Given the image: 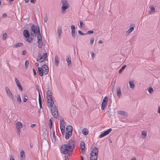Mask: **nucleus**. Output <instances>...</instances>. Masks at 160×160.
Returning a JSON list of instances; mask_svg holds the SVG:
<instances>
[{"label": "nucleus", "instance_id": "1", "mask_svg": "<svg viewBox=\"0 0 160 160\" xmlns=\"http://www.w3.org/2000/svg\"><path fill=\"white\" fill-rule=\"evenodd\" d=\"M75 145V142L74 140L70 139L67 144H63L62 145L60 151L62 153L64 154H70L69 152L73 151Z\"/></svg>", "mask_w": 160, "mask_h": 160}, {"label": "nucleus", "instance_id": "2", "mask_svg": "<svg viewBox=\"0 0 160 160\" xmlns=\"http://www.w3.org/2000/svg\"><path fill=\"white\" fill-rule=\"evenodd\" d=\"M47 57V53H44L42 56L40 53H38L37 61L39 62H42L44 61Z\"/></svg>", "mask_w": 160, "mask_h": 160}, {"label": "nucleus", "instance_id": "3", "mask_svg": "<svg viewBox=\"0 0 160 160\" xmlns=\"http://www.w3.org/2000/svg\"><path fill=\"white\" fill-rule=\"evenodd\" d=\"M61 3L62 4L61 9L62 11H65L69 6V4L68 3V1L67 0H61Z\"/></svg>", "mask_w": 160, "mask_h": 160}, {"label": "nucleus", "instance_id": "4", "mask_svg": "<svg viewBox=\"0 0 160 160\" xmlns=\"http://www.w3.org/2000/svg\"><path fill=\"white\" fill-rule=\"evenodd\" d=\"M31 32H32L34 33H37L38 30L40 31L39 26L38 25L35 26L34 24H32L31 26Z\"/></svg>", "mask_w": 160, "mask_h": 160}, {"label": "nucleus", "instance_id": "5", "mask_svg": "<svg viewBox=\"0 0 160 160\" xmlns=\"http://www.w3.org/2000/svg\"><path fill=\"white\" fill-rule=\"evenodd\" d=\"M112 131V129L111 128H109L107 130L104 132L102 133L99 135V138H101L105 136L108 135Z\"/></svg>", "mask_w": 160, "mask_h": 160}, {"label": "nucleus", "instance_id": "6", "mask_svg": "<svg viewBox=\"0 0 160 160\" xmlns=\"http://www.w3.org/2000/svg\"><path fill=\"white\" fill-rule=\"evenodd\" d=\"M49 97V98L52 97V92L50 90H48L46 92V98L47 99V102L48 103L50 102Z\"/></svg>", "mask_w": 160, "mask_h": 160}, {"label": "nucleus", "instance_id": "7", "mask_svg": "<svg viewBox=\"0 0 160 160\" xmlns=\"http://www.w3.org/2000/svg\"><path fill=\"white\" fill-rule=\"evenodd\" d=\"M5 90L8 97L11 98L12 99H14L13 96L9 88L8 87H6L5 88Z\"/></svg>", "mask_w": 160, "mask_h": 160}, {"label": "nucleus", "instance_id": "8", "mask_svg": "<svg viewBox=\"0 0 160 160\" xmlns=\"http://www.w3.org/2000/svg\"><path fill=\"white\" fill-rule=\"evenodd\" d=\"M80 148L82 152V154H84L85 152V145L84 142L81 141L80 144Z\"/></svg>", "mask_w": 160, "mask_h": 160}, {"label": "nucleus", "instance_id": "9", "mask_svg": "<svg viewBox=\"0 0 160 160\" xmlns=\"http://www.w3.org/2000/svg\"><path fill=\"white\" fill-rule=\"evenodd\" d=\"M66 61L67 62L68 66L69 67H71L72 66V62L71 61V57L70 55L67 56Z\"/></svg>", "mask_w": 160, "mask_h": 160}, {"label": "nucleus", "instance_id": "10", "mask_svg": "<svg viewBox=\"0 0 160 160\" xmlns=\"http://www.w3.org/2000/svg\"><path fill=\"white\" fill-rule=\"evenodd\" d=\"M71 35L72 37L74 38L75 37V28L74 25H72L71 26Z\"/></svg>", "mask_w": 160, "mask_h": 160}, {"label": "nucleus", "instance_id": "11", "mask_svg": "<svg viewBox=\"0 0 160 160\" xmlns=\"http://www.w3.org/2000/svg\"><path fill=\"white\" fill-rule=\"evenodd\" d=\"M17 129L18 130V132L19 133L20 132V128H22V123L20 122H18L16 123Z\"/></svg>", "mask_w": 160, "mask_h": 160}, {"label": "nucleus", "instance_id": "12", "mask_svg": "<svg viewBox=\"0 0 160 160\" xmlns=\"http://www.w3.org/2000/svg\"><path fill=\"white\" fill-rule=\"evenodd\" d=\"M23 36L26 38H28L29 37L30 32L27 29H25L23 30Z\"/></svg>", "mask_w": 160, "mask_h": 160}, {"label": "nucleus", "instance_id": "13", "mask_svg": "<svg viewBox=\"0 0 160 160\" xmlns=\"http://www.w3.org/2000/svg\"><path fill=\"white\" fill-rule=\"evenodd\" d=\"M95 153H94L95 157H96V158H94V159H92L93 156L91 155V157H90V160H97L98 158V150L97 149V148H95Z\"/></svg>", "mask_w": 160, "mask_h": 160}, {"label": "nucleus", "instance_id": "14", "mask_svg": "<svg viewBox=\"0 0 160 160\" xmlns=\"http://www.w3.org/2000/svg\"><path fill=\"white\" fill-rule=\"evenodd\" d=\"M41 68L43 69H45L44 74L46 75L49 72V69L48 65L45 64H43Z\"/></svg>", "mask_w": 160, "mask_h": 160}, {"label": "nucleus", "instance_id": "15", "mask_svg": "<svg viewBox=\"0 0 160 160\" xmlns=\"http://www.w3.org/2000/svg\"><path fill=\"white\" fill-rule=\"evenodd\" d=\"M135 27V25L134 24L131 23L130 25V28L128 29L126 32V33H130L132 31H133Z\"/></svg>", "mask_w": 160, "mask_h": 160}, {"label": "nucleus", "instance_id": "16", "mask_svg": "<svg viewBox=\"0 0 160 160\" xmlns=\"http://www.w3.org/2000/svg\"><path fill=\"white\" fill-rule=\"evenodd\" d=\"M38 69L39 74L41 76H42L43 75V73L44 74V69L41 67H38Z\"/></svg>", "mask_w": 160, "mask_h": 160}, {"label": "nucleus", "instance_id": "17", "mask_svg": "<svg viewBox=\"0 0 160 160\" xmlns=\"http://www.w3.org/2000/svg\"><path fill=\"white\" fill-rule=\"evenodd\" d=\"M73 128L72 126L70 125L67 126L66 128V132H68L69 133H72V132Z\"/></svg>", "mask_w": 160, "mask_h": 160}, {"label": "nucleus", "instance_id": "18", "mask_svg": "<svg viewBox=\"0 0 160 160\" xmlns=\"http://www.w3.org/2000/svg\"><path fill=\"white\" fill-rule=\"evenodd\" d=\"M118 113L119 114L125 117H127L128 116L127 113L124 111H119L118 112Z\"/></svg>", "mask_w": 160, "mask_h": 160}, {"label": "nucleus", "instance_id": "19", "mask_svg": "<svg viewBox=\"0 0 160 160\" xmlns=\"http://www.w3.org/2000/svg\"><path fill=\"white\" fill-rule=\"evenodd\" d=\"M57 32L58 35V37L60 38V35L62 34V27L60 26H58L57 29Z\"/></svg>", "mask_w": 160, "mask_h": 160}, {"label": "nucleus", "instance_id": "20", "mask_svg": "<svg viewBox=\"0 0 160 160\" xmlns=\"http://www.w3.org/2000/svg\"><path fill=\"white\" fill-rule=\"evenodd\" d=\"M117 94L118 98H120L121 95V92L119 87H117Z\"/></svg>", "mask_w": 160, "mask_h": 160}, {"label": "nucleus", "instance_id": "21", "mask_svg": "<svg viewBox=\"0 0 160 160\" xmlns=\"http://www.w3.org/2000/svg\"><path fill=\"white\" fill-rule=\"evenodd\" d=\"M51 111L54 117L55 118H57L58 116V111H52V109H51Z\"/></svg>", "mask_w": 160, "mask_h": 160}, {"label": "nucleus", "instance_id": "22", "mask_svg": "<svg viewBox=\"0 0 160 160\" xmlns=\"http://www.w3.org/2000/svg\"><path fill=\"white\" fill-rule=\"evenodd\" d=\"M59 122L60 128H63V127H65V125H64L65 123V122L63 119H61V120H60Z\"/></svg>", "mask_w": 160, "mask_h": 160}, {"label": "nucleus", "instance_id": "23", "mask_svg": "<svg viewBox=\"0 0 160 160\" xmlns=\"http://www.w3.org/2000/svg\"><path fill=\"white\" fill-rule=\"evenodd\" d=\"M72 133H69L68 132H66V134L65 136V138L66 139L68 140L72 136Z\"/></svg>", "mask_w": 160, "mask_h": 160}, {"label": "nucleus", "instance_id": "24", "mask_svg": "<svg viewBox=\"0 0 160 160\" xmlns=\"http://www.w3.org/2000/svg\"><path fill=\"white\" fill-rule=\"evenodd\" d=\"M55 64L56 66H58L59 62V58L57 55L55 57Z\"/></svg>", "mask_w": 160, "mask_h": 160}, {"label": "nucleus", "instance_id": "25", "mask_svg": "<svg viewBox=\"0 0 160 160\" xmlns=\"http://www.w3.org/2000/svg\"><path fill=\"white\" fill-rule=\"evenodd\" d=\"M20 159L22 160L25 158V154L23 150H21L20 154Z\"/></svg>", "mask_w": 160, "mask_h": 160}, {"label": "nucleus", "instance_id": "26", "mask_svg": "<svg viewBox=\"0 0 160 160\" xmlns=\"http://www.w3.org/2000/svg\"><path fill=\"white\" fill-rule=\"evenodd\" d=\"M23 44L21 42H18L14 45L13 46V48H17L19 47H21L23 46Z\"/></svg>", "mask_w": 160, "mask_h": 160}, {"label": "nucleus", "instance_id": "27", "mask_svg": "<svg viewBox=\"0 0 160 160\" xmlns=\"http://www.w3.org/2000/svg\"><path fill=\"white\" fill-rule=\"evenodd\" d=\"M95 148H97V149H98V148H97L96 147H95L93 149H92V151H91V155H90V157H91V155H92V156H93V157H92L93 158H92V159H94V158H96V157H95V156H94V153L95 152Z\"/></svg>", "mask_w": 160, "mask_h": 160}, {"label": "nucleus", "instance_id": "28", "mask_svg": "<svg viewBox=\"0 0 160 160\" xmlns=\"http://www.w3.org/2000/svg\"><path fill=\"white\" fill-rule=\"evenodd\" d=\"M82 134L84 135H86L88 134V130L87 128H84L82 131Z\"/></svg>", "mask_w": 160, "mask_h": 160}, {"label": "nucleus", "instance_id": "29", "mask_svg": "<svg viewBox=\"0 0 160 160\" xmlns=\"http://www.w3.org/2000/svg\"><path fill=\"white\" fill-rule=\"evenodd\" d=\"M38 101H39V105L40 106V110L42 108V99H41V95H39V98H38Z\"/></svg>", "mask_w": 160, "mask_h": 160}, {"label": "nucleus", "instance_id": "30", "mask_svg": "<svg viewBox=\"0 0 160 160\" xmlns=\"http://www.w3.org/2000/svg\"><path fill=\"white\" fill-rule=\"evenodd\" d=\"M49 100H50V102H49V103H50V105L48 104V107H50V106H52V105L54 104V101H53L52 99V97L49 98Z\"/></svg>", "mask_w": 160, "mask_h": 160}, {"label": "nucleus", "instance_id": "31", "mask_svg": "<svg viewBox=\"0 0 160 160\" xmlns=\"http://www.w3.org/2000/svg\"><path fill=\"white\" fill-rule=\"evenodd\" d=\"M43 131V133L42 134V136L44 137V139L45 140H46V138L45 137L46 136V133L47 132V131L46 130L45 128L42 129Z\"/></svg>", "mask_w": 160, "mask_h": 160}, {"label": "nucleus", "instance_id": "32", "mask_svg": "<svg viewBox=\"0 0 160 160\" xmlns=\"http://www.w3.org/2000/svg\"><path fill=\"white\" fill-rule=\"evenodd\" d=\"M129 86L130 88L132 89H133L135 87V85L133 81L129 82Z\"/></svg>", "mask_w": 160, "mask_h": 160}, {"label": "nucleus", "instance_id": "33", "mask_svg": "<svg viewBox=\"0 0 160 160\" xmlns=\"http://www.w3.org/2000/svg\"><path fill=\"white\" fill-rule=\"evenodd\" d=\"M37 37L38 40H42L41 35L40 33V31H39V30L38 31V32L37 33Z\"/></svg>", "mask_w": 160, "mask_h": 160}, {"label": "nucleus", "instance_id": "34", "mask_svg": "<svg viewBox=\"0 0 160 160\" xmlns=\"http://www.w3.org/2000/svg\"><path fill=\"white\" fill-rule=\"evenodd\" d=\"M38 47L39 48H41L42 46V40H38Z\"/></svg>", "mask_w": 160, "mask_h": 160}, {"label": "nucleus", "instance_id": "35", "mask_svg": "<svg viewBox=\"0 0 160 160\" xmlns=\"http://www.w3.org/2000/svg\"><path fill=\"white\" fill-rule=\"evenodd\" d=\"M126 67V65H124L119 70L118 73H121L122 72V71L124 70V69Z\"/></svg>", "mask_w": 160, "mask_h": 160}, {"label": "nucleus", "instance_id": "36", "mask_svg": "<svg viewBox=\"0 0 160 160\" xmlns=\"http://www.w3.org/2000/svg\"><path fill=\"white\" fill-rule=\"evenodd\" d=\"M108 98L107 96H105L102 102L105 103H108Z\"/></svg>", "mask_w": 160, "mask_h": 160}, {"label": "nucleus", "instance_id": "37", "mask_svg": "<svg viewBox=\"0 0 160 160\" xmlns=\"http://www.w3.org/2000/svg\"><path fill=\"white\" fill-rule=\"evenodd\" d=\"M50 107H51V109H52V110H53V111H58V109L55 104L54 105V106L52 105V106Z\"/></svg>", "mask_w": 160, "mask_h": 160}, {"label": "nucleus", "instance_id": "38", "mask_svg": "<svg viewBox=\"0 0 160 160\" xmlns=\"http://www.w3.org/2000/svg\"><path fill=\"white\" fill-rule=\"evenodd\" d=\"M27 38V39L26 40V41L30 43H31L33 40V38L32 37H29V38Z\"/></svg>", "mask_w": 160, "mask_h": 160}, {"label": "nucleus", "instance_id": "39", "mask_svg": "<svg viewBox=\"0 0 160 160\" xmlns=\"http://www.w3.org/2000/svg\"><path fill=\"white\" fill-rule=\"evenodd\" d=\"M107 104V103H103V102H102V105H101V110H103L105 109Z\"/></svg>", "mask_w": 160, "mask_h": 160}, {"label": "nucleus", "instance_id": "40", "mask_svg": "<svg viewBox=\"0 0 160 160\" xmlns=\"http://www.w3.org/2000/svg\"><path fill=\"white\" fill-rule=\"evenodd\" d=\"M17 100L18 101V102L19 103H21L22 102V100L21 98V97H20L19 94H17Z\"/></svg>", "mask_w": 160, "mask_h": 160}, {"label": "nucleus", "instance_id": "41", "mask_svg": "<svg viewBox=\"0 0 160 160\" xmlns=\"http://www.w3.org/2000/svg\"><path fill=\"white\" fill-rule=\"evenodd\" d=\"M63 128H61L60 130L61 132V133L62 134V135L64 136V133H65V127H63Z\"/></svg>", "mask_w": 160, "mask_h": 160}, {"label": "nucleus", "instance_id": "42", "mask_svg": "<svg viewBox=\"0 0 160 160\" xmlns=\"http://www.w3.org/2000/svg\"><path fill=\"white\" fill-rule=\"evenodd\" d=\"M110 99L111 100V102H112V99H111L112 97V96H113L114 97V95L113 94V88L112 89V90L110 92Z\"/></svg>", "mask_w": 160, "mask_h": 160}, {"label": "nucleus", "instance_id": "43", "mask_svg": "<svg viewBox=\"0 0 160 160\" xmlns=\"http://www.w3.org/2000/svg\"><path fill=\"white\" fill-rule=\"evenodd\" d=\"M148 91L150 94H151L153 92V90L152 87H150L148 88Z\"/></svg>", "mask_w": 160, "mask_h": 160}, {"label": "nucleus", "instance_id": "44", "mask_svg": "<svg viewBox=\"0 0 160 160\" xmlns=\"http://www.w3.org/2000/svg\"><path fill=\"white\" fill-rule=\"evenodd\" d=\"M15 80L17 86H18V85L20 84L19 81H18L17 78L16 77L15 78Z\"/></svg>", "mask_w": 160, "mask_h": 160}, {"label": "nucleus", "instance_id": "45", "mask_svg": "<svg viewBox=\"0 0 160 160\" xmlns=\"http://www.w3.org/2000/svg\"><path fill=\"white\" fill-rule=\"evenodd\" d=\"M7 37V34L6 33H4L2 36V39L3 40H5L6 39Z\"/></svg>", "mask_w": 160, "mask_h": 160}, {"label": "nucleus", "instance_id": "46", "mask_svg": "<svg viewBox=\"0 0 160 160\" xmlns=\"http://www.w3.org/2000/svg\"><path fill=\"white\" fill-rule=\"evenodd\" d=\"M141 134L142 136H143L144 137H146L147 136V132L145 131H143L142 132Z\"/></svg>", "mask_w": 160, "mask_h": 160}, {"label": "nucleus", "instance_id": "47", "mask_svg": "<svg viewBox=\"0 0 160 160\" xmlns=\"http://www.w3.org/2000/svg\"><path fill=\"white\" fill-rule=\"evenodd\" d=\"M151 9V11L152 12H154L155 11V8L152 5L151 6L149 7Z\"/></svg>", "mask_w": 160, "mask_h": 160}, {"label": "nucleus", "instance_id": "48", "mask_svg": "<svg viewBox=\"0 0 160 160\" xmlns=\"http://www.w3.org/2000/svg\"><path fill=\"white\" fill-rule=\"evenodd\" d=\"M29 64V61L28 60H26L25 61V66L27 68H28V65Z\"/></svg>", "mask_w": 160, "mask_h": 160}, {"label": "nucleus", "instance_id": "49", "mask_svg": "<svg viewBox=\"0 0 160 160\" xmlns=\"http://www.w3.org/2000/svg\"><path fill=\"white\" fill-rule=\"evenodd\" d=\"M93 33V32L92 30H90L88 31L87 32L85 33L86 35L87 34H92Z\"/></svg>", "mask_w": 160, "mask_h": 160}, {"label": "nucleus", "instance_id": "50", "mask_svg": "<svg viewBox=\"0 0 160 160\" xmlns=\"http://www.w3.org/2000/svg\"><path fill=\"white\" fill-rule=\"evenodd\" d=\"M18 89L21 91H23V88H22V86L21 85V84H20L19 85H18L17 86Z\"/></svg>", "mask_w": 160, "mask_h": 160}, {"label": "nucleus", "instance_id": "51", "mask_svg": "<svg viewBox=\"0 0 160 160\" xmlns=\"http://www.w3.org/2000/svg\"><path fill=\"white\" fill-rule=\"evenodd\" d=\"M52 136H53V138L54 139V142H56V138L55 135V132L54 131L53 132Z\"/></svg>", "mask_w": 160, "mask_h": 160}, {"label": "nucleus", "instance_id": "52", "mask_svg": "<svg viewBox=\"0 0 160 160\" xmlns=\"http://www.w3.org/2000/svg\"><path fill=\"white\" fill-rule=\"evenodd\" d=\"M94 38H92L91 39L90 41V44L91 45H92L94 42Z\"/></svg>", "mask_w": 160, "mask_h": 160}, {"label": "nucleus", "instance_id": "53", "mask_svg": "<svg viewBox=\"0 0 160 160\" xmlns=\"http://www.w3.org/2000/svg\"><path fill=\"white\" fill-rule=\"evenodd\" d=\"M37 88H36L37 90L38 91V98H39V95H41L40 92V91L39 89V87L38 85L36 86Z\"/></svg>", "mask_w": 160, "mask_h": 160}, {"label": "nucleus", "instance_id": "54", "mask_svg": "<svg viewBox=\"0 0 160 160\" xmlns=\"http://www.w3.org/2000/svg\"><path fill=\"white\" fill-rule=\"evenodd\" d=\"M80 27L81 28H82L84 27L83 22H82V21L81 20L80 21Z\"/></svg>", "mask_w": 160, "mask_h": 160}, {"label": "nucleus", "instance_id": "55", "mask_svg": "<svg viewBox=\"0 0 160 160\" xmlns=\"http://www.w3.org/2000/svg\"><path fill=\"white\" fill-rule=\"evenodd\" d=\"M48 16L47 15H46L45 17H44V22H47L48 21Z\"/></svg>", "mask_w": 160, "mask_h": 160}, {"label": "nucleus", "instance_id": "56", "mask_svg": "<svg viewBox=\"0 0 160 160\" xmlns=\"http://www.w3.org/2000/svg\"><path fill=\"white\" fill-rule=\"evenodd\" d=\"M78 33L79 34H80L81 35H86L85 33H82V31L80 30H79L78 31Z\"/></svg>", "mask_w": 160, "mask_h": 160}, {"label": "nucleus", "instance_id": "57", "mask_svg": "<svg viewBox=\"0 0 160 160\" xmlns=\"http://www.w3.org/2000/svg\"><path fill=\"white\" fill-rule=\"evenodd\" d=\"M37 34V33H32V32H31V36H33V37H36Z\"/></svg>", "mask_w": 160, "mask_h": 160}, {"label": "nucleus", "instance_id": "58", "mask_svg": "<svg viewBox=\"0 0 160 160\" xmlns=\"http://www.w3.org/2000/svg\"><path fill=\"white\" fill-rule=\"evenodd\" d=\"M32 71H33L34 75V76H36L37 75V73H36L35 69L34 68H33Z\"/></svg>", "mask_w": 160, "mask_h": 160}, {"label": "nucleus", "instance_id": "59", "mask_svg": "<svg viewBox=\"0 0 160 160\" xmlns=\"http://www.w3.org/2000/svg\"><path fill=\"white\" fill-rule=\"evenodd\" d=\"M91 57L92 58H93L95 56L94 53L93 51L91 52Z\"/></svg>", "mask_w": 160, "mask_h": 160}, {"label": "nucleus", "instance_id": "60", "mask_svg": "<svg viewBox=\"0 0 160 160\" xmlns=\"http://www.w3.org/2000/svg\"><path fill=\"white\" fill-rule=\"evenodd\" d=\"M10 160H15L14 158L12 155L10 156Z\"/></svg>", "mask_w": 160, "mask_h": 160}, {"label": "nucleus", "instance_id": "61", "mask_svg": "<svg viewBox=\"0 0 160 160\" xmlns=\"http://www.w3.org/2000/svg\"><path fill=\"white\" fill-rule=\"evenodd\" d=\"M26 52L25 50H23L22 52V55H24L26 54Z\"/></svg>", "mask_w": 160, "mask_h": 160}, {"label": "nucleus", "instance_id": "62", "mask_svg": "<svg viewBox=\"0 0 160 160\" xmlns=\"http://www.w3.org/2000/svg\"><path fill=\"white\" fill-rule=\"evenodd\" d=\"M28 100V98H24L23 100V101L24 102H26Z\"/></svg>", "mask_w": 160, "mask_h": 160}, {"label": "nucleus", "instance_id": "63", "mask_svg": "<svg viewBox=\"0 0 160 160\" xmlns=\"http://www.w3.org/2000/svg\"><path fill=\"white\" fill-rule=\"evenodd\" d=\"M158 112L160 114V105L158 107Z\"/></svg>", "mask_w": 160, "mask_h": 160}, {"label": "nucleus", "instance_id": "64", "mask_svg": "<svg viewBox=\"0 0 160 160\" xmlns=\"http://www.w3.org/2000/svg\"><path fill=\"white\" fill-rule=\"evenodd\" d=\"M65 160H69L68 157V156H65Z\"/></svg>", "mask_w": 160, "mask_h": 160}]
</instances>
